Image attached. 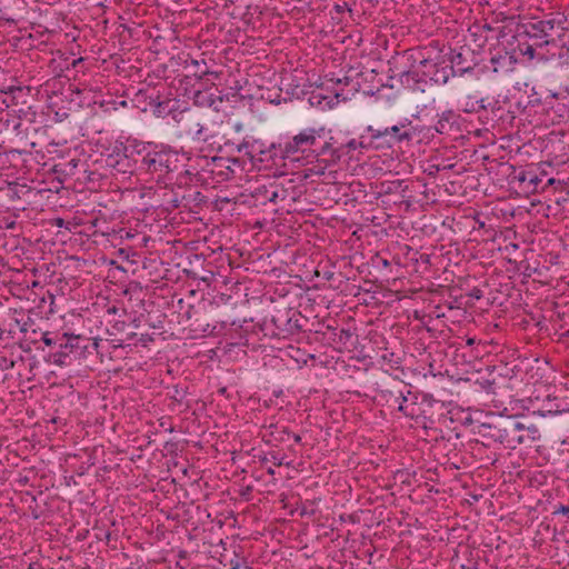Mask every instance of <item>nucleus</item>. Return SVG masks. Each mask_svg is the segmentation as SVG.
<instances>
[{"label": "nucleus", "instance_id": "27", "mask_svg": "<svg viewBox=\"0 0 569 569\" xmlns=\"http://www.w3.org/2000/svg\"><path fill=\"white\" fill-rule=\"evenodd\" d=\"M382 127L379 124L376 126H369L367 131L370 133V140L369 144L375 147L376 149L379 148H391L390 143L388 142V138H383L381 134H377V131H382Z\"/></svg>", "mask_w": 569, "mask_h": 569}, {"label": "nucleus", "instance_id": "37", "mask_svg": "<svg viewBox=\"0 0 569 569\" xmlns=\"http://www.w3.org/2000/svg\"><path fill=\"white\" fill-rule=\"evenodd\" d=\"M526 443L532 442L538 438V429L536 426H527L523 423Z\"/></svg>", "mask_w": 569, "mask_h": 569}, {"label": "nucleus", "instance_id": "59", "mask_svg": "<svg viewBox=\"0 0 569 569\" xmlns=\"http://www.w3.org/2000/svg\"><path fill=\"white\" fill-rule=\"evenodd\" d=\"M332 276H333V273H332V272H326V273H325V278H326L327 280L331 279V278H332Z\"/></svg>", "mask_w": 569, "mask_h": 569}, {"label": "nucleus", "instance_id": "17", "mask_svg": "<svg viewBox=\"0 0 569 569\" xmlns=\"http://www.w3.org/2000/svg\"><path fill=\"white\" fill-rule=\"evenodd\" d=\"M382 129V131H377V134L388 138V142L391 147L402 142L409 143L413 138V131L409 128V124L399 123L391 127H383Z\"/></svg>", "mask_w": 569, "mask_h": 569}, {"label": "nucleus", "instance_id": "16", "mask_svg": "<svg viewBox=\"0 0 569 569\" xmlns=\"http://www.w3.org/2000/svg\"><path fill=\"white\" fill-rule=\"evenodd\" d=\"M303 77L289 76L281 79L280 90L292 99H302L309 93V86Z\"/></svg>", "mask_w": 569, "mask_h": 569}, {"label": "nucleus", "instance_id": "32", "mask_svg": "<svg viewBox=\"0 0 569 569\" xmlns=\"http://www.w3.org/2000/svg\"><path fill=\"white\" fill-rule=\"evenodd\" d=\"M423 78L421 77V74L416 71V70H405L400 73V82L402 84H409L410 80H412L415 83H418L422 80Z\"/></svg>", "mask_w": 569, "mask_h": 569}, {"label": "nucleus", "instance_id": "33", "mask_svg": "<svg viewBox=\"0 0 569 569\" xmlns=\"http://www.w3.org/2000/svg\"><path fill=\"white\" fill-rule=\"evenodd\" d=\"M260 460L262 462H266V461H272L274 466H290L289 462H284V457L283 456H280L279 452H276V451H270L268 452V455H266L264 457L260 458Z\"/></svg>", "mask_w": 569, "mask_h": 569}, {"label": "nucleus", "instance_id": "22", "mask_svg": "<svg viewBox=\"0 0 569 569\" xmlns=\"http://www.w3.org/2000/svg\"><path fill=\"white\" fill-rule=\"evenodd\" d=\"M273 191L274 190L270 181L268 183L257 187L254 191L251 193V198L253 199V206L258 207L259 204L266 206L267 203H279Z\"/></svg>", "mask_w": 569, "mask_h": 569}, {"label": "nucleus", "instance_id": "29", "mask_svg": "<svg viewBox=\"0 0 569 569\" xmlns=\"http://www.w3.org/2000/svg\"><path fill=\"white\" fill-rule=\"evenodd\" d=\"M112 169L119 173L131 176L138 171V166L133 163L132 157H122Z\"/></svg>", "mask_w": 569, "mask_h": 569}, {"label": "nucleus", "instance_id": "51", "mask_svg": "<svg viewBox=\"0 0 569 569\" xmlns=\"http://www.w3.org/2000/svg\"><path fill=\"white\" fill-rule=\"evenodd\" d=\"M327 329H328V333H329L330 336H331V335H333V332L338 330V328H337V327H333V326H330V325H329V326H327Z\"/></svg>", "mask_w": 569, "mask_h": 569}, {"label": "nucleus", "instance_id": "13", "mask_svg": "<svg viewBox=\"0 0 569 569\" xmlns=\"http://www.w3.org/2000/svg\"><path fill=\"white\" fill-rule=\"evenodd\" d=\"M315 150L313 159L325 162L326 167L337 163L342 158V148H339L333 138L325 142L319 141Z\"/></svg>", "mask_w": 569, "mask_h": 569}, {"label": "nucleus", "instance_id": "62", "mask_svg": "<svg viewBox=\"0 0 569 569\" xmlns=\"http://www.w3.org/2000/svg\"><path fill=\"white\" fill-rule=\"evenodd\" d=\"M336 10H337L338 12H342V11H343V7H342V6L337 4V6H336Z\"/></svg>", "mask_w": 569, "mask_h": 569}, {"label": "nucleus", "instance_id": "57", "mask_svg": "<svg viewBox=\"0 0 569 569\" xmlns=\"http://www.w3.org/2000/svg\"><path fill=\"white\" fill-rule=\"evenodd\" d=\"M20 127H21V122L19 120L14 121L13 129L19 130Z\"/></svg>", "mask_w": 569, "mask_h": 569}, {"label": "nucleus", "instance_id": "50", "mask_svg": "<svg viewBox=\"0 0 569 569\" xmlns=\"http://www.w3.org/2000/svg\"><path fill=\"white\" fill-rule=\"evenodd\" d=\"M507 36L506 33V27L501 28L498 32V39L505 38Z\"/></svg>", "mask_w": 569, "mask_h": 569}, {"label": "nucleus", "instance_id": "23", "mask_svg": "<svg viewBox=\"0 0 569 569\" xmlns=\"http://www.w3.org/2000/svg\"><path fill=\"white\" fill-rule=\"evenodd\" d=\"M126 146L128 147L127 157H132V161L138 166V170H143L144 156L150 152L148 144L138 140H128Z\"/></svg>", "mask_w": 569, "mask_h": 569}, {"label": "nucleus", "instance_id": "28", "mask_svg": "<svg viewBox=\"0 0 569 569\" xmlns=\"http://www.w3.org/2000/svg\"><path fill=\"white\" fill-rule=\"evenodd\" d=\"M81 181L88 183H97L106 177V173L100 172L97 168H92L86 160V169H81Z\"/></svg>", "mask_w": 569, "mask_h": 569}, {"label": "nucleus", "instance_id": "6", "mask_svg": "<svg viewBox=\"0 0 569 569\" xmlns=\"http://www.w3.org/2000/svg\"><path fill=\"white\" fill-rule=\"evenodd\" d=\"M90 347H97V342H91L90 338L62 333L58 349L51 351L49 357L58 366H69L73 360L83 358Z\"/></svg>", "mask_w": 569, "mask_h": 569}, {"label": "nucleus", "instance_id": "47", "mask_svg": "<svg viewBox=\"0 0 569 569\" xmlns=\"http://www.w3.org/2000/svg\"><path fill=\"white\" fill-rule=\"evenodd\" d=\"M178 558H179L180 560H184V559H187V558H188V551H187V550H179V551H178Z\"/></svg>", "mask_w": 569, "mask_h": 569}, {"label": "nucleus", "instance_id": "64", "mask_svg": "<svg viewBox=\"0 0 569 569\" xmlns=\"http://www.w3.org/2000/svg\"><path fill=\"white\" fill-rule=\"evenodd\" d=\"M147 340H151V337H149L148 335L146 337L142 336L141 341H147Z\"/></svg>", "mask_w": 569, "mask_h": 569}, {"label": "nucleus", "instance_id": "53", "mask_svg": "<svg viewBox=\"0 0 569 569\" xmlns=\"http://www.w3.org/2000/svg\"><path fill=\"white\" fill-rule=\"evenodd\" d=\"M177 569H187V567L183 565V562L177 561L176 563Z\"/></svg>", "mask_w": 569, "mask_h": 569}, {"label": "nucleus", "instance_id": "41", "mask_svg": "<svg viewBox=\"0 0 569 569\" xmlns=\"http://www.w3.org/2000/svg\"><path fill=\"white\" fill-rule=\"evenodd\" d=\"M83 62H84L83 58H78V59L72 60L70 66L72 69L78 71V68L81 67L83 64Z\"/></svg>", "mask_w": 569, "mask_h": 569}, {"label": "nucleus", "instance_id": "39", "mask_svg": "<svg viewBox=\"0 0 569 569\" xmlns=\"http://www.w3.org/2000/svg\"><path fill=\"white\" fill-rule=\"evenodd\" d=\"M187 391L184 389H179L178 387H174V393L172 398L179 402H181L186 396Z\"/></svg>", "mask_w": 569, "mask_h": 569}, {"label": "nucleus", "instance_id": "1", "mask_svg": "<svg viewBox=\"0 0 569 569\" xmlns=\"http://www.w3.org/2000/svg\"><path fill=\"white\" fill-rule=\"evenodd\" d=\"M308 319L296 308L279 303L274 306L263 320L273 337L287 339L305 331Z\"/></svg>", "mask_w": 569, "mask_h": 569}, {"label": "nucleus", "instance_id": "4", "mask_svg": "<svg viewBox=\"0 0 569 569\" xmlns=\"http://www.w3.org/2000/svg\"><path fill=\"white\" fill-rule=\"evenodd\" d=\"M561 24L562 21L555 18L539 19L535 17L520 21L516 26L518 27V37L530 39L533 46L542 48L555 42V34L558 29L565 30Z\"/></svg>", "mask_w": 569, "mask_h": 569}, {"label": "nucleus", "instance_id": "24", "mask_svg": "<svg viewBox=\"0 0 569 569\" xmlns=\"http://www.w3.org/2000/svg\"><path fill=\"white\" fill-rule=\"evenodd\" d=\"M267 437V442H286L290 439L291 431L286 426L270 425L263 438Z\"/></svg>", "mask_w": 569, "mask_h": 569}, {"label": "nucleus", "instance_id": "44", "mask_svg": "<svg viewBox=\"0 0 569 569\" xmlns=\"http://www.w3.org/2000/svg\"><path fill=\"white\" fill-rule=\"evenodd\" d=\"M169 203L171 204L172 209L180 207V200L178 198H172L171 200H169Z\"/></svg>", "mask_w": 569, "mask_h": 569}, {"label": "nucleus", "instance_id": "36", "mask_svg": "<svg viewBox=\"0 0 569 569\" xmlns=\"http://www.w3.org/2000/svg\"><path fill=\"white\" fill-rule=\"evenodd\" d=\"M42 341L46 346L52 347L54 350H57L59 347L60 336H51L50 332H44L42 335Z\"/></svg>", "mask_w": 569, "mask_h": 569}, {"label": "nucleus", "instance_id": "2", "mask_svg": "<svg viewBox=\"0 0 569 569\" xmlns=\"http://www.w3.org/2000/svg\"><path fill=\"white\" fill-rule=\"evenodd\" d=\"M319 138L320 136L317 130L312 128L305 129L293 136L292 139L283 147L280 144L277 148L272 144L268 151H261V154L266 156V158H261L260 161L273 159L276 156H279L281 160H284L286 158L299 160L298 157H295L298 152H300L307 161H310V159H313L317 144H319Z\"/></svg>", "mask_w": 569, "mask_h": 569}, {"label": "nucleus", "instance_id": "30", "mask_svg": "<svg viewBox=\"0 0 569 569\" xmlns=\"http://www.w3.org/2000/svg\"><path fill=\"white\" fill-rule=\"evenodd\" d=\"M352 337V332L349 330V329H345V328H341V329H338L337 331L333 332V335L329 336V341L330 343L332 345H338V346H347V343L350 341Z\"/></svg>", "mask_w": 569, "mask_h": 569}, {"label": "nucleus", "instance_id": "58", "mask_svg": "<svg viewBox=\"0 0 569 569\" xmlns=\"http://www.w3.org/2000/svg\"><path fill=\"white\" fill-rule=\"evenodd\" d=\"M482 28L485 30H487V31H492L493 30V28L490 24H488V23H485Z\"/></svg>", "mask_w": 569, "mask_h": 569}, {"label": "nucleus", "instance_id": "7", "mask_svg": "<svg viewBox=\"0 0 569 569\" xmlns=\"http://www.w3.org/2000/svg\"><path fill=\"white\" fill-rule=\"evenodd\" d=\"M181 156L171 149L150 151L144 156L143 170L168 177L181 168Z\"/></svg>", "mask_w": 569, "mask_h": 569}, {"label": "nucleus", "instance_id": "52", "mask_svg": "<svg viewBox=\"0 0 569 569\" xmlns=\"http://www.w3.org/2000/svg\"><path fill=\"white\" fill-rule=\"evenodd\" d=\"M379 261L381 262V264H382L383 267H389V266H390V263H389V261H388L387 259L379 258Z\"/></svg>", "mask_w": 569, "mask_h": 569}, {"label": "nucleus", "instance_id": "56", "mask_svg": "<svg viewBox=\"0 0 569 569\" xmlns=\"http://www.w3.org/2000/svg\"><path fill=\"white\" fill-rule=\"evenodd\" d=\"M117 311H118V309L114 306L108 308V313H117Z\"/></svg>", "mask_w": 569, "mask_h": 569}, {"label": "nucleus", "instance_id": "8", "mask_svg": "<svg viewBox=\"0 0 569 569\" xmlns=\"http://www.w3.org/2000/svg\"><path fill=\"white\" fill-rule=\"evenodd\" d=\"M279 202H296L303 193L302 177L299 174L279 173L270 181Z\"/></svg>", "mask_w": 569, "mask_h": 569}, {"label": "nucleus", "instance_id": "43", "mask_svg": "<svg viewBox=\"0 0 569 569\" xmlns=\"http://www.w3.org/2000/svg\"><path fill=\"white\" fill-rule=\"evenodd\" d=\"M104 539H106L107 543L110 545L112 539L117 540V536H113V533L110 532V531H106L104 532Z\"/></svg>", "mask_w": 569, "mask_h": 569}, {"label": "nucleus", "instance_id": "61", "mask_svg": "<svg viewBox=\"0 0 569 569\" xmlns=\"http://www.w3.org/2000/svg\"><path fill=\"white\" fill-rule=\"evenodd\" d=\"M219 393L226 395L227 393V388L226 387L220 388L219 389Z\"/></svg>", "mask_w": 569, "mask_h": 569}, {"label": "nucleus", "instance_id": "20", "mask_svg": "<svg viewBox=\"0 0 569 569\" xmlns=\"http://www.w3.org/2000/svg\"><path fill=\"white\" fill-rule=\"evenodd\" d=\"M377 198L383 196L399 194L401 198L406 197L408 191V184L405 180H393V181H381L377 183Z\"/></svg>", "mask_w": 569, "mask_h": 569}, {"label": "nucleus", "instance_id": "46", "mask_svg": "<svg viewBox=\"0 0 569 569\" xmlns=\"http://www.w3.org/2000/svg\"><path fill=\"white\" fill-rule=\"evenodd\" d=\"M27 569H43L39 562H30Z\"/></svg>", "mask_w": 569, "mask_h": 569}, {"label": "nucleus", "instance_id": "21", "mask_svg": "<svg viewBox=\"0 0 569 569\" xmlns=\"http://www.w3.org/2000/svg\"><path fill=\"white\" fill-rule=\"evenodd\" d=\"M212 86L213 84L206 81V83H203L202 86H199L198 89L194 90L193 102L196 106L212 107L216 103V101H219V99H218L219 94L211 92Z\"/></svg>", "mask_w": 569, "mask_h": 569}, {"label": "nucleus", "instance_id": "38", "mask_svg": "<svg viewBox=\"0 0 569 569\" xmlns=\"http://www.w3.org/2000/svg\"><path fill=\"white\" fill-rule=\"evenodd\" d=\"M57 84H60V80L59 79L53 78L51 80H48L44 83V91L46 92L51 91L52 93H56Z\"/></svg>", "mask_w": 569, "mask_h": 569}, {"label": "nucleus", "instance_id": "26", "mask_svg": "<svg viewBox=\"0 0 569 569\" xmlns=\"http://www.w3.org/2000/svg\"><path fill=\"white\" fill-rule=\"evenodd\" d=\"M497 101L491 104V103H486V100L485 99H480V100H477L475 102L471 103L470 108H467L465 109L466 112H487L488 111V108L491 107V112L493 113L495 117H498L499 119L502 118V107L500 106H497Z\"/></svg>", "mask_w": 569, "mask_h": 569}, {"label": "nucleus", "instance_id": "35", "mask_svg": "<svg viewBox=\"0 0 569 569\" xmlns=\"http://www.w3.org/2000/svg\"><path fill=\"white\" fill-rule=\"evenodd\" d=\"M338 146H339V148H342V150H341V151H342V157H345V156H349V153H350L351 151H353V150H356V149H357V147H358V142L356 141V139H351V140H350V141H348L347 143H345V144H343V143H340V144H338ZM359 146H360V147H365V144H363V142H362V141H361V142H359Z\"/></svg>", "mask_w": 569, "mask_h": 569}, {"label": "nucleus", "instance_id": "11", "mask_svg": "<svg viewBox=\"0 0 569 569\" xmlns=\"http://www.w3.org/2000/svg\"><path fill=\"white\" fill-rule=\"evenodd\" d=\"M490 62L493 67V72L499 71H513L518 63V56H516V49L507 46H498L490 50Z\"/></svg>", "mask_w": 569, "mask_h": 569}, {"label": "nucleus", "instance_id": "31", "mask_svg": "<svg viewBox=\"0 0 569 569\" xmlns=\"http://www.w3.org/2000/svg\"><path fill=\"white\" fill-rule=\"evenodd\" d=\"M242 89V86L238 80H233L232 84L229 86V90L223 93L222 91H219V101L222 102L226 101H237V98L240 96V90Z\"/></svg>", "mask_w": 569, "mask_h": 569}, {"label": "nucleus", "instance_id": "49", "mask_svg": "<svg viewBox=\"0 0 569 569\" xmlns=\"http://www.w3.org/2000/svg\"><path fill=\"white\" fill-rule=\"evenodd\" d=\"M351 79L349 77H345L343 79H337V83H343L348 86L350 83Z\"/></svg>", "mask_w": 569, "mask_h": 569}, {"label": "nucleus", "instance_id": "34", "mask_svg": "<svg viewBox=\"0 0 569 569\" xmlns=\"http://www.w3.org/2000/svg\"><path fill=\"white\" fill-rule=\"evenodd\" d=\"M519 180L521 182L528 181V183L530 186H532L533 189H536L538 183L540 182V179L538 178V176L533 171H522V172H520Z\"/></svg>", "mask_w": 569, "mask_h": 569}, {"label": "nucleus", "instance_id": "9", "mask_svg": "<svg viewBox=\"0 0 569 569\" xmlns=\"http://www.w3.org/2000/svg\"><path fill=\"white\" fill-rule=\"evenodd\" d=\"M505 425L506 417L492 416L488 421L476 425L472 428V432L480 437L477 442H480L485 447H490L491 442L502 445Z\"/></svg>", "mask_w": 569, "mask_h": 569}, {"label": "nucleus", "instance_id": "25", "mask_svg": "<svg viewBox=\"0 0 569 569\" xmlns=\"http://www.w3.org/2000/svg\"><path fill=\"white\" fill-rule=\"evenodd\" d=\"M128 147L126 142L116 140L111 147V152L107 154L104 162L109 168H113L121 160L122 157H127Z\"/></svg>", "mask_w": 569, "mask_h": 569}, {"label": "nucleus", "instance_id": "54", "mask_svg": "<svg viewBox=\"0 0 569 569\" xmlns=\"http://www.w3.org/2000/svg\"><path fill=\"white\" fill-rule=\"evenodd\" d=\"M56 116L59 118V120L61 121L63 118H67L68 117V113L63 112V113H59L57 112Z\"/></svg>", "mask_w": 569, "mask_h": 569}, {"label": "nucleus", "instance_id": "55", "mask_svg": "<svg viewBox=\"0 0 569 569\" xmlns=\"http://www.w3.org/2000/svg\"><path fill=\"white\" fill-rule=\"evenodd\" d=\"M239 568V560H236V562L233 563V561H231V567L230 569H238Z\"/></svg>", "mask_w": 569, "mask_h": 569}, {"label": "nucleus", "instance_id": "12", "mask_svg": "<svg viewBox=\"0 0 569 569\" xmlns=\"http://www.w3.org/2000/svg\"><path fill=\"white\" fill-rule=\"evenodd\" d=\"M503 432L502 445L506 448L515 449L517 446L526 443L523 422L518 417H506Z\"/></svg>", "mask_w": 569, "mask_h": 569}, {"label": "nucleus", "instance_id": "18", "mask_svg": "<svg viewBox=\"0 0 569 569\" xmlns=\"http://www.w3.org/2000/svg\"><path fill=\"white\" fill-rule=\"evenodd\" d=\"M433 128L439 134L450 136L457 133L460 129L459 116L452 110H446L441 113Z\"/></svg>", "mask_w": 569, "mask_h": 569}, {"label": "nucleus", "instance_id": "15", "mask_svg": "<svg viewBox=\"0 0 569 569\" xmlns=\"http://www.w3.org/2000/svg\"><path fill=\"white\" fill-rule=\"evenodd\" d=\"M186 68L190 70V76L196 78L198 86H202L206 81L214 84V80H219L222 76V71L211 70L204 60L191 59L190 62H187Z\"/></svg>", "mask_w": 569, "mask_h": 569}, {"label": "nucleus", "instance_id": "60", "mask_svg": "<svg viewBox=\"0 0 569 569\" xmlns=\"http://www.w3.org/2000/svg\"><path fill=\"white\" fill-rule=\"evenodd\" d=\"M475 343V338H468L467 339V345L471 346Z\"/></svg>", "mask_w": 569, "mask_h": 569}, {"label": "nucleus", "instance_id": "42", "mask_svg": "<svg viewBox=\"0 0 569 569\" xmlns=\"http://www.w3.org/2000/svg\"><path fill=\"white\" fill-rule=\"evenodd\" d=\"M470 297L475 298V299H481L482 298V291L478 288H473L471 290V292L469 293Z\"/></svg>", "mask_w": 569, "mask_h": 569}, {"label": "nucleus", "instance_id": "63", "mask_svg": "<svg viewBox=\"0 0 569 569\" xmlns=\"http://www.w3.org/2000/svg\"><path fill=\"white\" fill-rule=\"evenodd\" d=\"M267 473L273 476L274 475V470L272 468H268L267 469Z\"/></svg>", "mask_w": 569, "mask_h": 569}, {"label": "nucleus", "instance_id": "5", "mask_svg": "<svg viewBox=\"0 0 569 569\" xmlns=\"http://www.w3.org/2000/svg\"><path fill=\"white\" fill-rule=\"evenodd\" d=\"M439 41L432 40L426 47H418L413 49H409L406 51L408 56V60L411 61L410 68L415 67V63H418L421 71L422 78H429L432 82H435V76L432 73H438V70L446 67V57L445 54H440L442 49L439 48Z\"/></svg>", "mask_w": 569, "mask_h": 569}, {"label": "nucleus", "instance_id": "40", "mask_svg": "<svg viewBox=\"0 0 569 569\" xmlns=\"http://www.w3.org/2000/svg\"><path fill=\"white\" fill-rule=\"evenodd\" d=\"M552 515H563V516H568L569 515V506H566V505H559L553 511H552Z\"/></svg>", "mask_w": 569, "mask_h": 569}, {"label": "nucleus", "instance_id": "48", "mask_svg": "<svg viewBox=\"0 0 569 569\" xmlns=\"http://www.w3.org/2000/svg\"><path fill=\"white\" fill-rule=\"evenodd\" d=\"M290 439H292L295 443H300V441H301V437L293 432H291Z\"/></svg>", "mask_w": 569, "mask_h": 569}, {"label": "nucleus", "instance_id": "45", "mask_svg": "<svg viewBox=\"0 0 569 569\" xmlns=\"http://www.w3.org/2000/svg\"><path fill=\"white\" fill-rule=\"evenodd\" d=\"M420 260H421L422 263L428 264V263H430V256L426 254V253H421L420 254Z\"/></svg>", "mask_w": 569, "mask_h": 569}, {"label": "nucleus", "instance_id": "10", "mask_svg": "<svg viewBox=\"0 0 569 569\" xmlns=\"http://www.w3.org/2000/svg\"><path fill=\"white\" fill-rule=\"evenodd\" d=\"M382 396L387 401L393 399L398 403V410L406 417L418 419L422 413L418 403V396L413 395L410 390H408L407 395L402 390H386L382 391Z\"/></svg>", "mask_w": 569, "mask_h": 569}, {"label": "nucleus", "instance_id": "14", "mask_svg": "<svg viewBox=\"0 0 569 569\" xmlns=\"http://www.w3.org/2000/svg\"><path fill=\"white\" fill-rule=\"evenodd\" d=\"M81 169H86V160L72 158L56 163L52 168V171L58 174V179L61 182L68 178H74V180L81 181Z\"/></svg>", "mask_w": 569, "mask_h": 569}, {"label": "nucleus", "instance_id": "3", "mask_svg": "<svg viewBox=\"0 0 569 569\" xmlns=\"http://www.w3.org/2000/svg\"><path fill=\"white\" fill-rule=\"evenodd\" d=\"M446 56V61H449L450 64L438 70L437 74L432 73L436 77V84H446L451 77L472 73L478 66L473 50L467 46L450 48V52Z\"/></svg>", "mask_w": 569, "mask_h": 569}, {"label": "nucleus", "instance_id": "19", "mask_svg": "<svg viewBox=\"0 0 569 569\" xmlns=\"http://www.w3.org/2000/svg\"><path fill=\"white\" fill-rule=\"evenodd\" d=\"M510 48L516 49V54L527 56L529 60H533L537 58L536 49L538 46H533V42L530 39L518 37V27L516 26L513 36L508 41Z\"/></svg>", "mask_w": 569, "mask_h": 569}]
</instances>
